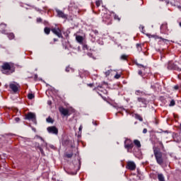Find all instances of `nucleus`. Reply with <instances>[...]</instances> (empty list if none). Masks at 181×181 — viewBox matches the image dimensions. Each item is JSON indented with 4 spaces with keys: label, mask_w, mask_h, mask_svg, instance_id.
<instances>
[{
    "label": "nucleus",
    "mask_w": 181,
    "mask_h": 181,
    "mask_svg": "<svg viewBox=\"0 0 181 181\" xmlns=\"http://www.w3.org/2000/svg\"><path fill=\"white\" fill-rule=\"evenodd\" d=\"M1 72L3 73V74H6V76H9V74H12V73L15 72V66L12 64L5 62L1 66Z\"/></svg>",
    "instance_id": "f257e3e1"
},
{
    "label": "nucleus",
    "mask_w": 181,
    "mask_h": 181,
    "mask_svg": "<svg viewBox=\"0 0 181 181\" xmlns=\"http://www.w3.org/2000/svg\"><path fill=\"white\" fill-rule=\"evenodd\" d=\"M154 156L156 158V163L160 166H162L165 163V158H163V153L158 149L153 150Z\"/></svg>",
    "instance_id": "f03ea898"
},
{
    "label": "nucleus",
    "mask_w": 181,
    "mask_h": 181,
    "mask_svg": "<svg viewBox=\"0 0 181 181\" xmlns=\"http://www.w3.org/2000/svg\"><path fill=\"white\" fill-rule=\"evenodd\" d=\"M137 101L140 108H146V106L148 105V100L144 98H137Z\"/></svg>",
    "instance_id": "7ed1b4c3"
},
{
    "label": "nucleus",
    "mask_w": 181,
    "mask_h": 181,
    "mask_svg": "<svg viewBox=\"0 0 181 181\" xmlns=\"http://www.w3.org/2000/svg\"><path fill=\"white\" fill-rule=\"evenodd\" d=\"M25 119L32 121L33 124H36V115H35V113L28 112L27 115H25Z\"/></svg>",
    "instance_id": "20e7f679"
},
{
    "label": "nucleus",
    "mask_w": 181,
    "mask_h": 181,
    "mask_svg": "<svg viewBox=\"0 0 181 181\" xmlns=\"http://www.w3.org/2000/svg\"><path fill=\"white\" fill-rule=\"evenodd\" d=\"M124 148L127 149V152H129L134 148V143L129 139H126L124 141Z\"/></svg>",
    "instance_id": "39448f33"
},
{
    "label": "nucleus",
    "mask_w": 181,
    "mask_h": 181,
    "mask_svg": "<svg viewBox=\"0 0 181 181\" xmlns=\"http://www.w3.org/2000/svg\"><path fill=\"white\" fill-rule=\"evenodd\" d=\"M168 70H175L176 71H181V68L177 66V65L172 63L171 62H168V65L167 66Z\"/></svg>",
    "instance_id": "423d86ee"
},
{
    "label": "nucleus",
    "mask_w": 181,
    "mask_h": 181,
    "mask_svg": "<svg viewBox=\"0 0 181 181\" xmlns=\"http://www.w3.org/2000/svg\"><path fill=\"white\" fill-rule=\"evenodd\" d=\"M47 131L49 134H52L54 135H57V134H59V129L55 126L48 127Z\"/></svg>",
    "instance_id": "0eeeda50"
},
{
    "label": "nucleus",
    "mask_w": 181,
    "mask_h": 181,
    "mask_svg": "<svg viewBox=\"0 0 181 181\" xmlns=\"http://www.w3.org/2000/svg\"><path fill=\"white\" fill-rule=\"evenodd\" d=\"M127 169L129 170H135L136 169V164L134 161H129L127 162Z\"/></svg>",
    "instance_id": "6e6552de"
},
{
    "label": "nucleus",
    "mask_w": 181,
    "mask_h": 181,
    "mask_svg": "<svg viewBox=\"0 0 181 181\" xmlns=\"http://www.w3.org/2000/svg\"><path fill=\"white\" fill-rule=\"evenodd\" d=\"M55 12L57 13L58 18H62V19H67V15L64 13V12L61 10L56 8Z\"/></svg>",
    "instance_id": "1a4fd4ad"
},
{
    "label": "nucleus",
    "mask_w": 181,
    "mask_h": 181,
    "mask_svg": "<svg viewBox=\"0 0 181 181\" xmlns=\"http://www.w3.org/2000/svg\"><path fill=\"white\" fill-rule=\"evenodd\" d=\"M9 87L13 93H18L19 91V84L18 83H10Z\"/></svg>",
    "instance_id": "9d476101"
},
{
    "label": "nucleus",
    "mask_w": 181,
    "mask_h": 181,
    "mask_svg": "<svg viewBox=\"0 0 181 181\" xmlns=\"http://www.w3.org/2000/svg\"><path fill=\"white\" fill-rule=\"evenodd\" d=\"M52 33L58 36V37H63L62 35V30L59 28H52Z\"/></svg>",
    "instance_id": "9b49d317"
},
{
    "label": "nucleus",
    "mask_w": 181,
    "mask_h": 181,
    "mask_svg": "<svg viewBox=\"0 0 181 181\" xmlns=\"http://www.w3.org/2000/svg\"><path fill=\"white\" fill-rule=\"evenodd\" d=\"M59 112H61V114L62 115H64V117H67V115H69V110L63 107H59Z\"/></svg>",
    "instance_id": "f8f14e48"
},
{
    "label": "nucleus",
    "mask_w": 181,
    "mask_h": 181,
    "mask_svg": "<svg viewBox=\"0 0 181 181\" xmlns=\"http://www.w3.org/2000/svg\"><path fill=\"white\" fill-rule=\"evenodd\" d=\"M1 33L3 35H7V36H8V37L10 40H12L13 39H15V34H13V33H6V30H3L1 31Z\"/></svg>",
    "instance_id": "ddd939ff"
},
{
    "label": "nucleus",
    "mask_w": 181,
    "mask_h": 181,
    "mask_svg": "<svg viewBox=\"0 0 181 181\" xmlns=\"http://www.w3.org/2000/svg\"><path fill=\"white\" fill-rule=\"evenodd\" d=\"M160 30L163 33L168 32V23H165L160 26Z\"/></svg>",
    "instance_id": "4468645a"
},
{
    "label": "nucleus",
    "mask_w": 181,
    "mask_h": 181,
    "mask_svg": "<svg viewBox=\"0 0 181 181\" xmlns=\"http://www.w3.org/2000/svg\"><path fill=\"white\" fill-rule=\"evenodd\" d=\"M142 46H144V45H142V44H136V49L139 53H141V52H142Z\"/></svg>",
    "instance_id": "2eb2a0df"
},
{
    "label": "nucleus",
    "mask_w": 181,
    "mask_h": 181,
    "mask_svg": "<svg viewBox=\"0 0 181 181\" xmlns=\"http://www.w3.org/2000/svg\"><path fill=\"white\" fill-rule=\"evenodd\" d=\"M76 41H77L78 43H81V42H83V37L81 36V35H77V36L76 37Z\"/></svg>",
    "instance_id": "dca6fc26"
},
{
    "label": "nucleus",
    "mask_w": 181,
    "mask_h": 181,
    "mask_svg": "<svg viewBox=\"0 0 181 181\" xmlns=\"http://www.w3.org/2000/svg\"><path fill=\"white\" fill-rule=\"evenodd\" d=\"M158 179L159 181H165V176H163V174H158Z\"/></svg>",
    "instance_id": "f3484780"
},
{
    "label": "nucleus",
    "mask_w": 181,
    "mask_h": 181,
    "mask_svg": "<svg viewBox=\"0 0 181 181\" xmlns=\"http://www.w3.org/2000/svg\"><path fill=\"white\" fill-rule=\"evenodd\" d=\"M134 144L136 146H137V148H141V141L139 140H134Z\"/></svg>",
    "instance_id": "a211bd4d"
},
{
    "label": "nucleus",
    "mask_w": 181,
    "mask_h": 181,
    "mask_svg": "<svg viewBox=\"0 0 181 181\" xmlns=\"http://www.w3.org/2000/svg\"><path fill=\"white\" fill-rule=\"evenodd\" d=\"M47 122L49 124H53L54 122V120L51 117H48L46 119Z\"/></svg>",
    "instance_id": "6ab92c4d"
},
{
    "label": "nucleus",
    "mask_w": 181,
    "mask_h": 181,
    "mask_svg": "<svg viewBox=\"0 0 181 181\" xmlns=\"http://www.w3.org/2000/svg\"><path fill=\"white\" fill-rule=\"evenodd\" d=\"M137 177L141 180L142 179V174L141 173V171H139V168H137Z\"/></svg>",
    "instance_id": "aec40b11"
},
{
    "label": "nucleus",
    "mask_w": 181,
    "mask_h": 181,
    "mask_svg": "<svg viewBox=\"0 0 181 181\" xmlns=\"http://www.w3.org/2000/svg\"><path fill=\"white\" fill-rule=\"evenodd\" d=\"M44 32L46 35H49L50 33V28L47 27L45 28Z\"/></svg>",
    "instance_id": "412c9836"
},
{
    "label": "nucleus",
    "mask_w": 181,
    "mask_h": 181,
    "mask_svg": "<svg viewBox=\"0 0 181 181\" xmlns=\"http://www.w3.org/2000/svg\"><path fill=\"white\" fill-rule=\"evenodd\" d=\"M136 95H142L144 94L143 91H141L140 90H137L135 92Z\"/></svg>",
    "instance_id": "4be33fe9"
},
{
    "label": "nucleus",
    "mask_w": 181,
    "mask_h": 181,
    "mask_svg": "<svg viewBox=\"0 0 181 181\" xmlns=\"http://www.w3.org/2000/svg\"><path fill=\"white\" fill-rule=\"evenodd\" d=\"M28 98L29 100H33V98H35V95H33V93H28Z\"/></svg>",
    "instance_id": "5701e85b"
},
{
    "label": "nucleus",
    "mask_w": 181,
    "mask_h": 181,
    "mask_svg": "<svg viewBox=\"0 0 181 181\" xmlns=\"http://www.w3.org/2000/svg\"><path fill=\"white\" fill-rule=\"evenodd\" d=\"M175 104H176V102L175 101V100H172L169 104V107H174Z\"/></svg>",
    "instance_id": "b1692460"
},
{
    "label": "nucleus",
    "mask_w": 181,
    "mask_h": 181,
    "mask_svg": "<svg viewBox=\"0 0 181 181\" xmlns=\"http://www.w3.org/2000/svg\"><path fill=\"white\" fill-rule=\"evenodd\" d=\"M136 119H139V121H144V119L139 115H136Z\"/></svg>",
    "instance_id": "393cba45"
},
{
    "label": "nucleus",
    "mask_w": 181,
    "mask_h": 181,
    "mask_svg": "<svg viewBox=\"0 0 181 181\" xmlns=\"http://www.w3.org/2000/svg\"><path fill=\"white\" fill-rule=\"evenodd\" d=\"M128 56H127L126 54H123L121 56L120 59L121 60H127Z\"/></svg>",
    "instance_id": "a878e982"
},
{
    "label": "nucleus",
    "mask_w": 181,
    "mask_h": 181,
    "mask_svg": "<svg viewBox=\"0 0 181 181\" xmlns=\"http://www.w3.org/2000/svg\"><path fill=\"white\" fill-rule=\"evenodd\" d=\"M114 18H115V21H118V22H119V21H121V18L117 14H115Z\"/></svg>",
    "instance_id": "bb28decb"
},
{
    "label": "nucleus",
    "mask_w": 181,
    "mask_h": 181,
    "mask_svg": "<svg viewBox=\"0 0 181 181\" xmlns=\"http://www.w3.org/2000/svg\"><path fill=\"white\" fill-rule=\"evenodd\" d=\"M95 5L98 8V6H100L101 5V1H100V0L96 1Z\"/></svg>",
    "instance_id": "cd10ccee"
},
{
    "label": "nucleus",
    "mask_w": 181,
    "mask_h": 181,
    "mask_svg": "<svg viewBox=\"0 0 181 181\" xmlns=\"http://www.w3.org/2000/svg\"><path fill=\"white\" fill-rule=\"evenodd\" d=\"M88 56L89 57H92V59H94V60H95V57H94V56H93V53L88 52Z\"/></svg>",
    "instance_id": "c85d7f7f"
},
{
    "label": "nucleus",
    "mask_w": 181,
    "mask_h": 181,
    "mask_svg": "<svg viewBox=\"0 0 181 181\" xmlns=\"http://www.w3.org/2000/svg\"><path fill=\"white\" fill-rule=\"evenodd\" d=\"M92 33H94L97 36V35H98V30H92Z\"/></svg>",
    "instance_id": "c756f323"
},
{
    "label": "nucleus",
    "mask_w": 181,
    "mask_h": 181,
    "mask_svg": "<svg viewBox=\"0 0 181 181\" xmlns=\"http://www.w3.org/2000/svg\"><path fill=\"white\" fill-rule=\"evenodd\" d=\"M72 157H73V153H67L66 154V158H72Z\"/></svg>",
    "instance_id": "7c9ffc66"
},
{
    "label": "nucleus",
    "mask_w": 181,
    "mask_h": 181,
    "mask_svg": "<svg viewBox=\"0 0 181 181\" xmlns=\"http://www.w3.org/2000/svg\"><path fill=\"white\" fill-rule=\"evenodd\" d=\"M83 49H84V50H88V45L84 44V45H83Z\"/></svg>",
    "instance_id": "2f4dec72"
},
{
    "label": "nucleus",
    "mask_w": 181,
    "mask_h": 181,
    "mask_svg": "<svg viewBox=\"0 0 181 181\" xmlns=\"http://www.w3.org/2000/svg\"><path fill=\"white\" fill-rule=\"evenodd\" d=\"M120 77H121V75H120V74H117L115 76V78H117V79L120 78Z\"/></svg>",
    "instance_id": "473e14b6"
},
{
    "label": "nucleus",
    "mask_w": 181,
    "mask_h": 181,
    "mask_svg": "<svg viewBox=\"0 0 181 181\" xmlns=\"http://www.w3.org/2000/svg\"><path fill=\"white\" fill-rule=\"evenodd\" d=\"M70 70H71V68H70V67H69V66H67V67L66 68V69H65V71H66L67 73H69V71H70Z\"/></svg>",
    "instance_id": "72a5a7b5"
},
{
    "label": "nucleus",
    "mask_w": 181,
    "mask_h": 181,
    "mask_svg": "<svg viewBox=\"0 0 181 181\" xmlns=\"http://www.w3.org/2000/svg\"><path fill=\"white\" fill-rule=\"evenodd\" d=\"M37 23H40V22H42V18H37Z\"/></svg>",
    "instance_id": "f704fd0d"
},
{
    "label": "nucleus",
    "mask_w": 181,
    "mask_h": 181,
    "mask_svg": "<svg viewBox=\"0 0 181 181\" xmlns=\"http://www.w3.org/2000/svg\"><path fill=\"white\" fill-rule=\"evenodd\" d=\"M111 71L109 70L105 73V76H109L110 74Z\"/></svg>",
    "instance_id": "c9c22d12"
},
{
    "label": "nucleus",
    "mask_w": 181,
    "mask_h": 181,
    "mask_svg": "<svg viewBox=\"0 0 181 181\" xmlns=\"http://www.w3.org/2000/svg\"><path fill=\"white\" fill-rule=\"evenodd\" d=\"M98 90H99V91H103V87L100 86H98Z\"/></svg>",
    "instance_id": "e433bc0d"
},
{
    "label": "nucleus",
    "mask_w": 181,
    "mask_h": 181,
    "mask_svg": "<svg viewBox=\"0 0 181 181\" xmlns=\"http://www.w3.org/2000/svg\"><path fill=\"white\" fill-rule=\"evenodd\" d=\"M15 121L16 122H19V121H21V119L19 117H16Z\"/></svg>",
    "instance_id": "4c0bfd02"
},
{
    "label": "nucleus",
    "mask_w": 181,
    "mask_h": 181,
    "mask_svg": "<svg viewBox=\"0 0 181 181\" xmlns=\"http://www.w3.org/2000/svg\"><path fill=\"white\" fill-rule=\"evenodd\" d=\"M146 132H148V129H143V134H146Z\"/></svg>",
    "instance_id": "58836bf2"
},
{
    "label": "nucleus",
    "mask_w": 181,
    "mask_h": 181,
    "mask_svg": "<svg viewBox=\"0 0 181 181\" xmlns=\"http://www.w3.org/2000/svg\"><path fill=\"white\" fill-rule=\"evenodd\" d=\"M175 90H179V86L176 85L174 86Z\"/></svg>",
    "instance_id": "ea45409f"
},
{
    "label": "nucleus",
    "mask_w": 181,
    "mask_h": 181,
    "mask_svg": "<svg viewBox=\"0 0 181 181\" xmlns=\"http://www.w3.org/2000/svg\"><path fill=\"white\" fill-rule=\"evenodd\" d=\"M93 125H95V127H97V125H98V124H97V122H96V121H93Z\"/></svg>",
    "instance_id": "a19ab883"
},
{
    "label": "nucleus",
    "mask_w": 181,
    "mask_h": 181,
    "mask_svg": "<svg viewBox=\"0 0 181 181\" xmlns=\"http://www.w3.org/2000/svg\"><path fill=\"white\" fill-rule=\"evenodd\" d=\"M151 88H153V90H155L156 88V86L155 85H151Z\"/></svg>",
    "instance_id": "79ce46f5"
},
{
    "label": "nucleus",
    "mask_w": 181,
    "mask_h": 181,
    "mask_svg": "<svg viewBox=\"0 0 181 181\" xmlns=\"http://www.w3.org/2000/svg\"><path fill=\"white\" fill-rule=\"evenodd\" d=\"M47 104H48V105H52V101L51 100H48L47 101Z\"/></svg>",
    "instance_id": "37998d69"
},
{
    "label": "nucleus",
    "mask_w": 181,
    "mask_h": 181,
    "mask_svg": "<svg viewBox=\"0 0 181 181\" xmlns=\"http://www.w3.org/2000/svg\"><path fill=\"white\" fill-rule=\"evenodd\" d=\"M49 148H51V149H55V147H54V146H53V145H50V146H49Z\"/></svg>",
    "instance_id": "c03bdc74"
},
{
    "label": "nucleus",
    "mask_w": 181,
    "mask_h": 181,
    "mask_svg": "<svg viewBox=\"0 0 181 181\" xmlns=\"http://www.w3.org/2000/svg\"><path fill=\"white\" fill-rule=\"evenodd\" d=\"M0 26H4V28H6V24H5V23H1V24L0 25Z\"/></svg>",
    "instance_id": "a18cd8bd"
},
{
    "label": "nucleus",
    "mask_w": 181,
    "mask_h": 181,
    "mask_svg": "<svg viewBox=\"0 0 181 181\" xmlns=\"http://www.w3.org/2000/svg\"><path fill=\"white\" fill-rule=\"evenodd\" d=\"M139 67H144L143 64H136Z\"/></svg>",
    "instance_id": "49530a36"
},
{
    "label": "nucleus",
    "mask_w": 181,
    "mask_h": 181,
    "mask_svg": "<svg viewBox=\"0 0 181 181\" xmlns=\"http://www.w3.org/2000/svg\"><path fill=\"white\" fill-rule=\"evenodd\" d=\"M139 76H142V71H139Z\"/></svg>",
    "instance_id": "de8ad7c7"
},
{
    "label": "nucleus",
    "mask_w": 181,
    "mask_h": 181,
    "mask_svg": "<svg viewBox=\"0 0 181 181\" xmlns=\"http://www.w3.org/2000/svg\"><path fill=\"white\" fill-rule=\"evenodd\" d=\"M40 151L41 153H43V148H40Z\"/></svg>",
    "instance_id": "09e8293b"
},
{
    "label": "nucleus",
    "mask_w": 181,
    "mask_h": 181,
    "mask_svg": "<svg viewBox=\"0 0 181 181\" xmlns=\"http://www.w3.org/2000/svg\"><path fill=\"white\" fill-rule=\"evenodd\" d=\"M78 129H79V131H81V129H83V126H80Z\"/></svg>",
    "instance_id": "8fccbe9b"
},
{
    "label": "nucleus",
    "mask_w": 181,
    "mask_h": 181,
    "mask_svg": "<svg viewBox=\"0 0 181 181\" xmlns=\"http://www.w3.org/2000/svg\"><path fill=\"white\" fill-rule=\"evenodd\" d=\"M177 8L181 10V6H177Z\"/></svg>",
    "instance_id": "3c124183"
},
{
    "label": "nucleus",
    "mask_w": 181,
    "mask_h": 181,
    "mask_svg": "<svg viewBox=\"0 0 181 181\" xmlns=\"http://www.w3.org/2000/svg\"><path fill=\"white\" fill-rule=\"evenodd\" d=\"M160 39H162V40H163V41H165V40H166V39H163V38H162V37H160Z\"/></svg>",
    "instance_id": "603ef678"
},
{
    "label": "nucleus",
    "mask_w": 181,
    "mask_h": 181,
    "mask_svg": "<svg viewBox=\"0 0 181 181\" xmlns=\"http://www.w3.org/2000/svg\"><path fill=\"white\" fill-rule=\"evenodd\" d=\"M54 42H57V39L54 38Z\"/></svg>",
    "instance_id": "864d4df0"
},
{
    "label": "nucleus",
    "mask_w": 181,
    "mask_h": 181,
    "mask_svg": "<svg viewBox=\"0 0 181 181\" xmlns=\"http://www.w3.org/2000/svg\"><path fill=\"white\" fill-rule=\"evenodd\" d=\"M122 110H124V111H126L127 112H128V110H125L124 108H122Z\"/></svg>",
    "instance_id": "5fc2aeb1"
},
{
    "label": "nucleus",
    "mask_w": 181,
    "mask_h": 181,
    "mask_svg": "<svg viewBox=\"0 0 181 181\" xmlns=\"http://www.w3.org/2000/svg\"><path fill=\"white\" fill-rule=\"evenodd\" d=\"M39 138H40V139H41L42 141H43V139H42V137L40 136Z\"/></svg>",
    "instance_id": "6e6d98bb"
},
{
    "label": "nucleus",
    "mask_w": 181,
    "mask_h": 181,
    "mask_svg": "<svg viewBox=\"0 0 181 181\" xmlns=\"http://www.w3.org/2000/svg\"><path fill=\"white\" fill-rule=\"evenodd\" d=\"M179 25H180V28H181V22L179 23Z\"/></svg>",
    "instance_id": "4d7b16f0"
},
{
    "label": "nucleus",
    "mask_w": 181,
    "mask_h": 181,
    "mask_svg": "<svg viewBox=\"0 0 181 181\" xmlns=\"http://www.w3.org/2000/svg\"><path fill=\"white\" fill-rule=\"evenodd\" d=\"M69 54H71V52H70Z\"/></svg>",
    "instance_id": "13d9d810"
},
{
    "label": "nucleus",
    "mask_w": 181,
    "mask_h": 181,
    "mask_svg": "<svg viewBox=\"0 0 181 181\" xmlns=\"http://www.w3.org/2000/svg\"><path fill=\"white\" fill-rule=\"evenodd\" d=\"M115 115H118V113H116Z\"/></svg>",
    "instance_id": "bf43d9fd"
},
{
    "label": "nucleus",
    "mask_w": 181,
    "mask_h": 181,
    "mask_svg": "<svg viewBox=\"0 0 181 181\" xmlns=\"http://www.w3.org/2000/svg\"><path fill=\"white\" fill-rule=\"evenodd\" d=\"M160 1H164V0H160Z\"/></svg>",
    "instance_id": "052dcab7"
}]
</instances>
